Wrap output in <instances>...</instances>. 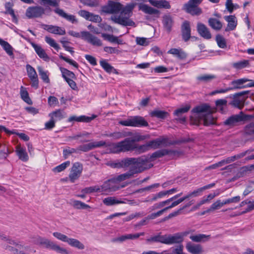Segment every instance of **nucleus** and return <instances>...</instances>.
I'll return each mask as SVG.
<instances>
[{"instance_id": "obj_61", "label": "nucleus", "mask_w": 254, "mask_h": 254, "mask_svg": "<svg viewBox=\"0 0 254 254\" xmlns=\"http://www.w3.org/2000/svg\"><path fill=\"white\" fill-rule=\"evenodd\" d=\"M158 8L170 9L171 8V5L169 2L166 0H159Z\"/></svg>"}, {"instance_id": "obj_55", "label": "nucleus", "mask_w": 254, "mask_h": 254, "mask_svg": "<svg viewBox=\"0 0 254 254\" xmlns=\"http://www.w3.org/2000/svg\"><path fill=\"white\" fill-rule=\"evenodd\" d=\"M70 165V161H67L61 165L56 167L54 168L53 170L55 172H61L64 170L67 167L69 166Z\"/></svg>"}, {"instance_id": "obj_39", "label": "nucleus", "mask_w": 254, "mask_h": 254, "mask_svg": "<svg viewBox=\"0 0 254 254\" xmlns=\"http://www.w3.org/2000/svg\"><path fill=\"white\" fill-rule=\"evenodd\" d=\"M210 235H206L205 234H199L195 235H191L190 237L193 242H205L210 238Z\"/></svg>"}, {"instance_id": "obj_41", "label": "nucleus", "mask_w": 254, "mask_h": 254, "mask_svg": "<svg viewBox=\"0 0 254 254\" xmlns=\"http://www.w3.org/2000/svg\"><path fill=\"white\" fill-rule=\"evenodd\" d=\"M20 94L21 99L24 102H25L29 105L32 104L33 102L29 96L28 92H27V91L24 88L23 86H21L20 88Z\"/></svg>"}, {"instance_id": "obj_28", "label": "nucleus", "mask_w": 254, "mask_h": 254, "mask_svg": "<svg viewBox=\"0 0 254 254\" xmlns=\"http://www.w3.org/2000/svg\"><path fill=\"white\" fill-rule=\"evenodd\" d=\"M32 46L34 49L36 54L40 58L42 59L45 61H48L49 60V57L45 52V50L42 49L40 46L35 43H32Z\"/></svg>"}, {"instance_id": "obj_16", "label": "nucleus", "mask_w": 254, "mask_h": 254, "mask_svg": "<svg viewBox=\"0 0 254 254\" xmlns=\"http://www.w3.org/2000/svg\"><path fill=\"white\" fill-rule=\"evenodd\" d=\"M181 33L183 40L185 42L188 41L191 37V28L190 22L185 21L181 26Z\"/></svg>"}, {"instance_id": "obj_22", "label": "nucleus", "mask_w": 254, "mask_h": 254, "mask_svg": "<svg viewBox=\"0 0 254 254\" xmlns=\"http://www.w3.org/2000/svg\"><path fill=\"white\" fill-rule=\"evenodd\" d=\"M190 108V105H186L185 107L176 110L174 112V115L178 117L176 120L180 123H185L186 122V118L182 117V116L183 114L188 112Z\"/></svg>"}, {"instance_id": "obj_47", "label": "nucleus", "mask_w": 254, "mask_h": 254, "mask_svg": "<svg viewBox=\"0 0 254 254\" xmlns=\"http://www.w3.org/2000/svg\"><path fill=\"white\" fill-rule=\"evenodd\" d=\"M73 206L78 209H87L90 208L89 205L79 200H74L73 201Z\"/></svg>"}, {"instance_id": "obj_27", "label": "nucleus", "mask_w": 254, "mask_h": 254, "mask_svg": "<svg viewBox=\"0 0 254 254\" xmlns=\"http://www.w3.org/2000/svg\"><path fill=\"white\" fill-rule=\"evenodd\" d=\"M187 251L191 254H198L203 252L202 246L199 244H194L188 242L186 245Z\"/></svg>"}, {"instance_id": "obj_2", "label": "nucleus", "mask_w": 254, "mask_h": 254, "mask_svg": "<svg viewBox=\"0 0 254 254\" xmlns=\"http://www.w3.org/2000/svg\"><path fill=\"white\" fill-rule=\"evenodd\" d=\"M149 163V158L146 156H143V158L138 159L134 165L130 166L129 170L125 173L113 177L115 183H119L121 182L131 178L134 174L140 173L144 171L151 168L153 164Z\"/></svg>"}, {"instance_id": "obj_15", "label": "nucleus", "mask_w": 254, "mask_h": 254, "mask_svg": "<svg viewBox=\"0 0 254 254\" xmlns=\"http://www.w3.org/2000/svg\"><path fill=\"white\" fill-rule=\"evenodd\" d=\"M106 145V142L104 141H100L98 142H91L88 144H85L79 145L77 147L78 151L83 152H88L95 148L104 146Z\"/></svg>"}, {"instance_id": "obj_48", "label": "nucleus", "mask_w": 254, "mask_h": 254, "mask_svg": "<svg viewBox=\"0 0 254 254\" xmlns=\"http://www.w3.org/2000/svg\"><path fill=\"white\" fill-rule=\"evenodd\" d=\"M216 41L218 46L221 48H225L226 47V42L225 38L221 35L218 34L216 36Z\"/></svg>"}, {"instance_id": "obj_38", "label": "nucleus", "mask_w": 254, "mask_h": 254, "mask_svg": "<svg viewBox=\"0 0 254 254\" xmlns=\"http://www.w3.org/2000/svg\"><path fill=\"white\" fill-rule=\"evenodd\" d=\"M100 64L102 68L107 72L111 73L113 72L116 74H118V72L117 70L114 68L113 66L110 65L105 60H102L100 61Z\"/></svg>"}, {"instance_id": "obj_56", "label": "nucleus", "mask_w": 254, "mask_h": 254, "mask_svg": "<svg viewBox=\"0 0 254 254\" xmlns=\"http://www.w3.org/2000/svg\"><path fill=\"white\" fill-rule=\"evenodd\" d=\"M249 64L247 60H243L233 64V66L238 69H241L247 66Z\"/></svg>"}, {"instance_id": "obj_36", "label": "nucleus", "mask_w": 254, "mask_h": 254, "mask_svg": "<svg viewBox=\"0 0 254 254\" xmlns=\"http://www.w3.org/2000/svg\"><path fill=\"white\" fill-rule=\"evenodd\" d=\"M65 112L62 110L59 109L49 114V116L50 118L55 119V122L60 121L64 119L65 116Z\"/></svg>"}, {"instance_id": "obj_43", "label": "nucleus", "mask_w": 254, "mask_h": 254, "mask_svg": "<svg viewBox=\"0 0 254 254\" xmlns=\"http://www.w3.org/2000/svg\"><path fill=\"white\" fill-rule=\"evenodd\" d=\"M0 45L2 47L3 49L9 56L13 55L12 51V47L7 42L0 38Z\"/></svg>"}, {"instance_id": "obj_59", "label": "nucleus", "mask_w": 254, "mask_h": 254, "mask_svg": "<svg viewBox=\"0 0 254 254\" xmlns=\"http://www.w3.org/2000/svg\"><path fill=\"white\" fill-rule=\"evenodd\" d=\"M136 42L137 45L143 46H147L149 43L148 39L143 37H136Z\"/></svg>"}, {"instance_id": "obj_52", "label": "nucleus", "mask_w": 254, "mask_h": 254, "mask_svg": "<svg viewBox=\"0 0 254 254\" xmlns=\"http://www.w3.org/2000/svg\"><path fill=\"white\" fill-rule=\"evenodd\" d=\"M77 148L76 149L73 148L68 147L63 150V156L64 159L67 158L68 156L73 153H78Z\"/></svg>"}, {"instance_id": "obj_58", "label": "nucleus", "mask_w": 254, "mask_h": 254, "mask_svg": "<svg viewBox=\"0 0 254 254\" xmlns=\"http://www.w3.org/2000/svg\"><path fill=\"white\" fill-rule=\"evenodd\" d=\"M169 200L168 199L165 201L155 203L150 208V209L151 210H154L155 209L161 208L164 206L165 205L169 204Z\"/></svg>"}, {"instance_id": "obj_18", "label": "nucleus", "mask_w": 254, "mask_h": 254, "mask_svg": "<svg viewBox=\"0 0 254 254\" xmlns=\"http://www.w3.org/2000/svg\"><path fill=\"white\" fill-rule=\"evenodd\" d=\"M138 5L139 10H141L146 14L153 15L157 18L159 17L160 12L157 9L154 8L146 4L139 3Z\"/></svg>"}, {"instance_id": "obj_60", "label": "nucleus", "mask_w": 254, "mask_h": 254, "mask_svg": "<svg viewBox=\"0 0 254 254\" xmlns=\"http://www.w3.org/2000/svg\"><path fill=\"white\" fill-rule=\"evenodd\" d=\"M53 236L57 238L58 239L64 242H67L69 238H68L66 235L63 234L59 232H54L53 233Z\"/></svg>"}, {"instance_id": "obj_6", "label": "nucleus", "mask_w": 254, "mask_h": 254, "mask_svg": "<svg viewBox=\"0 0 254 254\" xmlns=\"http://www.w3.org/2000/svg\"><path fill=\"white\" fill-rule=\"evenodd\" d=\"M51 11L52 9L49 6H46L45 8L41 6H33L28 7L26 10V16L28 18L41 17L45 11Z\"/></svg>"}, {"instance_id": "obj_5", "label": "nucleus", "mask_w": 254, "mask_h": 254, "mask_svg": "<svg viewBox=\"0 0 254 254\" xmlns=\"http://www.w3.org/2000/svg\"><path fill=\"white\" fill-rule=\"evenodd\" d=\"M119 124L127 127H141L148 126V122L141 116H132L126 120L121 121Z\"/></svg>"}, {"instance_id": "obj_8", "label": "nucleus", "mask_w": 254, "mask_h": 254, "mask_svg": "<svg viewBox=\"0 0 254 254\" xmlns=\"http://www.w3.org/2000/svg\"><path fill=\"white\" fill-rule=\"evenodd\" d=\"M245 119L246 116H243V112H240L238 114L233 115L228 118L223 122V125L230 128H232L240 125L243 121H245Z\"/></svg>"}, {"instance_id": "obj_1", "label": "nucleus", "mask_w": 254, "mask_h": 254, "mask_svg": "<svg viewBox=\"0 0 254 254\" xmlns=\"http://www.w3.org/2000/svg\"><path fill=\"white\" fill-rule=\"evenodd\" d=\"M141 139L140 136L126 138L121 141L111 144L110 150L114 153L134 151L136 154H139L148 151L150 148L157 149L162 146H167L168 145L167 138H157L143 145H139L136 143Z\"/></svg>"}, {"instance_id": "obj_44", "label": "nucleus", "mask_w": 254, "mask_h": 254, "mask_svg": "<svg viewBox=\"0 0 254 254\" xmlns=\"http://www.w3.org/2000/svg\"><path fill=\"white\" fill-rule=\"evenodd\" d=\"M212 113L206 114L203 118V124L204 126H209L215 124L214 118L211 115Z\"/></svg>"}, {"instance_id": "obj_20", "label": "nucleus", "mask_w": 254, "mask_h": 254, "mask_svg": "<svg viewBox=\"0 0 254 254\" xmlns=\"http://www.w3.org/2000/svg\"><path fill=\"white\" fill-rule=\"evenodd\" d=\"M42 27L53 34L60 35H64L65 34V30L64 29L57 26L43 24L42 25Z\"/></svg>"}, {"instance_id": "obj_49", "label": "nucleus", "mask_w": 254, "mask_h": 254, "mask_svg": "<svg viewBox=\"0 0 254 254\" xmlns=\"http://www.w3.org/2000/svg\"><path fill=\"white\" fill-rule=\"evenodd\" d=\"M26 69L28 76L30 79L34 78L35 77H38L36 70L30 64L26 65Z\"/></svg>"}, {"instance_id": "obj_21", "label": "nucleus", "mask_w": 254, "mask_h": 254, "mask_svg": "<svg viewBox=\"0 0 254 254\" xmlns=\"http://www.w3.org/2000/svg\"><path fill=\"white\" fill-rule=\"evenodd\" d=\"M116 184L117 183H115L114 180L112 178L105 181L101 186V189H102L103 191H114L119 189V187H117Z\"/></svg>"}, {"instance_id": "obj_14", "label": "nucleus", "mask_w": 254, "mask_h": 254, "mask_svg": "<svg viewBox=\"0 0 254 254\" xmlns=\"http://www.w3.org/2000/svg\"><path fill=\"white\" fill-rule=\"evenodd\" d=\"M175 21L173 16L170 14L164 15L162 17V24L165 30L170 33L172 30Z\"/></svg>"}, {"instance_id": "obj_3", "label": "nucleus", "mask_w": 254, "mask_h": 254, "mask_svg": "<svg viewBox=\"0 0 254 254\" xmlns=\"http://www.w3.org/2000/svg\"><path fill=\"white\" fill-rule=\"evenodd\" d=\"M136 5V3L131 2L124 6L122 4V8L119 15H113L110 19L115 23L122 26L127 27H135L136 24L130 17L132 14V10Z\"/></svg>"}, {"instance_id": "obj_10", "label": "nucleus", "mask_w": 254, "mask_h": 254, "mask_svg": "<svg viewBox=\"0 0 254 254\" xmlns=\"http://www.w3.org/2000/svg\"><path fill=\"white\" fill-rule=\"evenodd\" d=\"M122 8V4L119 2L109 0L107 4L102 7V11L108 14L118 13Z\"/></svg>"}, {"instance_id": "obj_19", "label": "nucleus", "mask_w": 254, "mask_h": 254, "mask_svg": "<svg viewBox=\"0 0 254 254\" xmlns=\"http://www.w3.org/2000/svg\"><path fill=\"white\" fill-rule=\"evenodd\" d=\"M196 28L197 32L200 36L207 40L211 38V33L205 25L199 22L197 24Z\"/></svg>"}, {"instance_id": "obj_35", "label": "nucleus", "mask_w": 254, "mask_h": 254, "mask_svg": "<svg viewBox=\"0 0 254 254\" xmlns=\"http://www.w3.org/2000/svg\"><path fill=\"white\" fill-rule=\"evenodd\" d=\"M102 37L104 38L105 40H107L111 43H117L120 45L123 44V41L122 40L119 39L118 37L113 35L103 33L102 34Z\"/></svg>"}, {"instance_id": "obj_42", "label": "nucleus", "mask_w": 254, "mask_h": 254, "mask_svg": "<svg viewBox=\"0 0 254 254\" xmlns=\"http://www.w3.org/2000/svg\"><path fill=\"white\" fill-rule=\"evenodd\" d=\"M150 115L152 117H156L160 119H165L168 115V113L166 111L156 110L150 112Z\"/></svg>"}, {"instance_id": "obj_46", "label": "nucleus", "mask_w": 254, "mask_h": 254, "mask_svg": "<svg viewBox=\"0 0 254 254\" xmlns=\"http://www.w3.org/2000/svg\"><path fill=\"white\" fill-rule=\"evenodd\" d=\"M244 133L246 135L254 136V122L248 124L245 127Z\"/></svg>"}, {"instance_id": "obj_53", "label": "nucleus", "mask_w": 254, "mask_h": 254, "mask_svg": "<svg viewBox=\"0 0 254 254\" xmlns=\"http://www.w3.org/2000/svg\"><path fill=\"white\" fill-rule=\"evenodd\" d=\"M50 241L51 240L48 239L39 237L37 238L36 243L37 244L43 245L45 248H47Z\"/></svg>"}, {"instance_id": "obj_9", "label": "nucleus", "mask_w": 254, "mask_h": 254, "mask_svg": "<svg viewBox=\"0 0 254 254\" xmlns=\"http://www.w3.org/2000/svg\"><path fill=\"white\" fill-rule=\"evenodd\" d=\"M245 95L252 96L254 95V93H251L249 91H244L235 93L233 95L234 99L230 102V104L239 109H242L244 107L246 98L244 97L241 98V97Z\"/></svg>"}, {"instance_id": "obj_34", "label": "nucleus", "mask_w": 254, "mask_h": 254, "mask_svg": "<svg viewBox=\"0 0 254 254\" xmlns=\"http://www.w3.org/2000/svg\"><path fill=\"white\" fill-rule=\"evenodd\" d=\"M47 249H49L61 254H68V251L60 246L56 245L54 242L50 241Z\"/></svg>"}, {"instance_id": "obj_33", "label": "nucleus", "mask_w": 254, "mask_h": 254, "mask_svg": "<svg viewBox=\"0 0 254 254\" xmlns=\"http://www.w3.org/2000/svg\"><path fill=\"white\" fill-rule=\"evenodd\" d=\"M208 23L209 26L216 31H219L223 26L222 22L215 18H210L208 20Z\"/></svg>"}, {"instance_id": "obj_4", "label": "nucleus", "mask_w": 254, "mask_h": 254, "mask_svg": "<svg viewBox=\"0 0 254 254\" xmlns=\"http://www.w3.org/2000/svg\"><path fill=\"white\" fill-rule=\"evenodd\" d=\"M143 158V156L138 157H126L114 161H110L107 164L112 168L127 169L130 166L134 165L138 161V159Z\"/></svg>"}, {"instance_id": "obj_57", "label": "nucleus", "mask_w": 254, "mask_h": 254, "mask_svg": "<svg viewBox=\"0 0 254 254\" xmlns=\"http://www.w3.org/2000/svg\"><path fill=\"white\" fill-rule=\"evenodd\" d=\"M59 57L61 60L64 61L65 62H67V63L69 64H70L73 65L75 67L78 68V64L76 62L64 56L63 53H60V54L59 55Z\"/></svg>"}, {"instance_id": "obj_30", "label": "nucleus", "mask_w": 254, "mask_h": 254, "mask_svg": "<svg viewBox=\"0 0 254 254\" xmlns=\"http://www.w3.org/2000/svg\"><path fill=\"white\" fill-rule=\"evenodd\" d=\"M144 235H145L144 232H141V233H135V234H127V235L121 236V237L118 238L116 240H114V241H120V242H123V241H125L126 240H128V239H130V240L137 239L140 236H143Z\"/></svg>"}, {"instance_id": "obj_32", "label": "nucleus", "mask_w": 254, "mask_h": 254, "mask_svg": "<svg viewBox=\"0 0 254 254\" xmlns=\"http://www.w3.org/2000/svg\"><path fill=\"white\" fill-rule=\"evenodd\" d=\"M103 203L106 206H113L119 204L124 203L125 202L118 199L114 196H108L103 200Z\"/></svg>"}, {"instance_id": "obj_62", "label": "nucleus", "mask_w": 254, "mask_h": 254, "mask_svg": "<svg viewBox=\"0 0 254 254\" xmlns=\"http://www.w3.org/2000/svg\"><path fill=\"white\" fill-rule=\"evenodd\" d=\"M254 151V148H250L245 151L242 152L236 155L237 160L243 158L246 155L250 154L252 152Z\"/></svg>"}, {"instance_id": "obj_37", "label": "nucleus", "mask_w": 254, "mask_h": 254, "mask_svg": "<svg viewBox=\"0 0 254 254\" xmlns=\"http://www.w3.org/2000/svg\"><path fill=\"white\" fill-rule=\"evenodd\" d=\"M16 149V152L19 159L24 162L27 161L29 157L25 149L20 146H17Z\"/></svg>"}, {"instance_id": "obj_12", "label": "nucleus", "mask_w": 254, "mask_h": 254, "mask_svg": "<svg viewBox=\"0 0 254 254\" xmlns=\"http://www.w3.org/2000/svg\"><path fill=\"white\" fill-rule=\"evenodd\" d=\"M81 38L93 46L99 47L102 45L101 40L97 37L92 35L89 32H81Z\"/></svg>"}, {"instance_id": "obj_7", "label": "nucleus", "mask_w": 254, "mask_h": 254, "mask_svg": "<svg viewBox=\"0 0 254 254\" xmlns=\"http://www.w3.org/2000/svg\"><path fill=\"white\" fill-rule=\"evenodd\" d=\"M203 0H189L184 5V9L188 13L192 15H199L202 13L200 8L198 5Z\"/></svg>"}, {"instance_id": "obj_11", "label": "nucleus", "mask_w": 254, "mask_h": 254, "mask_svg": "<svg viewBox=\"0 0 254 254\" xmlns=\"http://www.w3.org/2000/svg\"><path fill=\"white\" fill-rule=\"evenodd\" d=\"M60 69L62 72V77L68 83L71 88L73 90H76L77 89L76 84L72 80V79H76L75 74L72 71L63 67H60Z\"/></svg>"}, {"instance_id": "obj_40", "label": "nucleus", "mask_w": 254, "mask_h": 254, "mask_svg": "<svg viewBox=\"0 0 254 254\" xmlns=\"http://www.w3.org/2000/svg\"><path fill=\"white\" fill-rule=\"evenodd\" d=\"M71 247L76 248L79 250H83L85 247L84 245L77 239L68 238L67 242Z\"/></svg>"}, {"instance_id": "obj_13", "label": "nucleus", "mask_w": 254, "mask_h": 254, "mask_svg": "<svg viewBox=\"0 0 254 254\" xmlns=\"http://www.w3.org/2000/svg\"><path fill=\"white\" fill-rule=\"evenodd\" d=\"M83 170L82 165L79 162H75L73 164L70 173L69 175V178L71 183H74L81 175Z\"/></svg>"}, {"instance_id": "obj_26", "label": "nucleus", "mask_w": 254, "mask_h": 254, "mask_svg": "<svg viewBox=\"0 0 254 254\" xmlns=\"http://www.w3.org/2000/svg\"><path fill=\"white\" fill-rule=\"evenodd\" d=\"M175 153V151L173 150L162 149L158 150L154 153H153L150 157V159L151 161H153L154 159L162 157L166 155L173 154Z\"/></svg>"}, {"instance_id": "obj_31", "label": "nucleus", "mask_w": 254, "mask_h": 254, "mask_svg": "<svg viewBox=\"0 0 254 254\" xmlns=\"http://www.w3.org/2000/svg\"><path fill=\"white\" fill-rule=\"evenodd\" d=\"M147 243L151 244L153 243H160L165 244V235H161V233L154 235L146 239Z\"/></svg>"}, {"instance_id": "obj_64", "label": "nucleus", "mask_w": 254, "mask_h": 254, "mask_svg": "<svg viewBox=\"0 0 254 254\" xmlns=\"http://www.w3.org/2000/svg\"><path fill=\"white\" fill-rule=\"evenodd\" d=\"M55 120L52 118L50 120L45 123V128L48 130L52 129L55 127Z\"/></svg>"}, {"instance_id": "obj_23", "label": "nucleus", "mask_w": 254, "mask_h": 254, "mask_svg": "<svg viewBox=\"0 0 254 254\" xmlns=\"http://www.w3.org/2000/svg\"><path fill=\"white\" fill-rule=\"evenodd\" d=\"M96 116L93 115L91 117H87L85 115L80 116H72L70 117L67 121L68 122H77L83 123H90L91 121L96 118Z\"/></svg>"}, {"instance_id": "obj_17", "label": "nucleus", "mask_w": 254, "mask_h": 254, "mask_svg": "<svg viewBox=\"0 0 254 254\" xmlns=\"http://www.w3.org/2000/svg\"><path fill=\"white\" fill-rule=\"evenodd\" d=\"M183 241L181 240L179 233L174 234H165V244L173 245L175 244H182Z\"/></svg>"}, {"instance_id": "obj_24", "label": "nucleus", "mask_w": 254, "mask_h": 254, "mask_svg": "<svg viewBox=\"0 0 254 254\" xmlns=\"http://www.w3.org/2000/svg\"><path fill=\"white\" fill-rule=\"evenodd\" d=\"M224 19L228 22L227 26L225 31L228 32L235 30L237 25V20L236 16L232 15L225 16Z\"/></svg>"}, {"instance_id": "obj_54", "label": "nucleus", "mask_w": 254, "mask_h": 254, "mask_svg": "<svg viewBox=\"0 0 254 254\" xmlns=\"http://www.w3.org/2000/svg\"><path fill=\"white\" fill-rule=\"evenodd\" d=\"M160 186V184L159 183H156L152 184L150 186H148L143 188L135 190V192L136 193H142L145 191H149L151 189L157 188Z\"/></svg>"}, {"instance_id": "obj_29", "label": "nucleus", "mask_w": 254, "mask_h": 254, "mask_svg": "<svg viewBox=\"0 0 254 254\" xmlns=\"http://www.w3.org/2000/svg\"><path fill=\"white\" fill-rule=\"evenodd\" d=\"M192 112L197 114L212 113L211 107L207 104H202L196 106L192 109Z\"/></svg>"}, {"instance_id": "obj_50", "label": "nucleus", "mask_w": 254, "mask_h": 254, "mask_svg": "<svg viewBox=\"0 0 254 254\" xmlns=\"http://www.w3.org/2000/svg\"><path fill=\"white\" fill-rule=\"evenodd\" d=\"M215 78L216 76L214 75L204 74L198 76L197 79L199 81L207 82Z\"/></svg>"}, {"instance_id": "obj_25", "label": "nucleus", "mask_w": 254, "mask_h": 254, "mask_svg": "<svg viewBox=\"0 0 254 254\" xmlns=\"http://www.w3.org/2000/svg\"><path fill=\"white\" fill-rule=\"evenodd\" d=\"M248 81L249 79L245 78L233 80L230 84L231 86L229 87V89H231V90H233L247 87L246 85H244L243 84Z\"/></svg>"}, {"instance_id": "obj_45", "label": "nucleus", "mask_w": 254, "mask_h": 254, "mask_svg": "<svg viewBox=\"0 0 254 254\" xmlns=\"http://www.w3.org/2000/svg\"><path fill=\"white\" fill-rule=\"evenodd\" d=\"M37 70L39 72V74L43 81L47 83H49L50 79L48 75L47 74V71H44L43 67L40 66H38L37 67Z\"/></svg>"}, {"instance_id": "obj_63", "label": "nucleus", "mask_w": 254, "mask_h": 254, "mask_svg": "<svg viewBox=\"0 0 254 254\" xmlns=\"http://www.w3.org/2000/svg\"><path fill=\"white\" fill-rule=\"evenodd\" d=\"M183 249V245L180 244L172 250V254H184Z\"/></svg>"}, {"instance_id": "obj_51", "label": "nucleus", "mask_w": 254, "mask_h": 254, "mask_svg": "<svg viewBox=\"0 0 254 254\" xmlns=\"http://www.w3.org/2000/svg\"><path fill=\"white\" fill-rule=\"evenodd\" d=\"M45 41L49 44L51 47L55 48L57 51H59L60 49L59 45L55 42V41L51 37L46 36L45 37Z\"/></svg>"}]
</instances>
